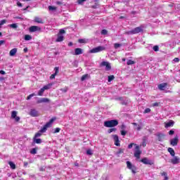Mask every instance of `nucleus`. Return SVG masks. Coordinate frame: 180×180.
<instances>
[{"label": "nucleus", "instance_id": "obj_1", "mask_svg": "<svg viewBox=\"0 0 180 180\" xmlns=\"http://www.w3.org/2000/svg\"><path fill=\"white\" fill-rule=\"evenodd\" d=\"M119 124V121L117 120H111L104 122L105 127H115Z\"/></svg>", "mask_w": 180, "mask_h": 180}, {"label": "nucleus", "instance_id": "obj_2", "mask_svg": "<svg viewBox=\"0 0 180 180\" xmlns=\"http://www.w3.org/2000/svg\"><path fill=\"white\" fill-rule=\"evenodd\" d=\"M143 29H144V26L141 25L139 27H135L132 30L127 32L126 34H137L139 33H141L143 32Z\"/></svg>", "mask_w": 180, "mask_h": 180}, {"label": "nucleus", "instance_id": "obj_3", "mask_svg": "<svg viewBox=\"0 0 180 180\" xmlns=\"http://www.w3.org/2000/svg\"><path fill=\"white\" fill-rule=\"evenodd\" d=\"M56 120V118H51L40 130V133H46L47 129L51 126L52 123Z\"/></svg>", "mask_w": 180, "mask_h": 180}, {"label": "nucleus", "instance_id": "obj_4", "mask_svg": "<svg viewBox=\"0 0 180 180\" xmlns=\"http://www.w3.org/2000/svg\"><path fill=\"white\" fill-rule=\"evenodd\" d=\"M127 168H128V169H130L132 174H136V172H137V167L131 164V162L130 161H127Z\"/></svg>", "mask_w": 180, "mask_h": 180}, {"label": "nucleus", "instance_id": "obj_5", "mask_svg": "<svg viewBox=\"0 0 180 180\" xmlns=\"http://www.w3.org/2000/svg\"><path fill=\"white\" fill-rule=\"evenodd\" d=\"M104 50H106V48L105 46H99L90 50V53H101V51H104Z\"/></svg>", "mask_w": 180, "mask_h": 180}, {"label": "nucleus", "instance_id": "obj_6", "mask_svg": "<svg viewBox=\"0 0 180 180\" xmlns=\"http://www.w3.org/2000/svg\"><path fill=\"white\" fill-rule=\"evenodd\" d=\"M178 143H179V137H178V136H176L174 139L170 140V145L173 147L178 146Z\"/></svg>", "mask_w": 180, "mask_h": 180}, {"label": "nucleus", "instance_id": "obj_7", "mask_svg": "<svg viewBox=\"0 0 180 180\" xmlns=\"http://www.w3.org/2000/svg\"><path fill=\"white\" fill-rule=\"evenodd\" d=\"M135 148H136V150L134 153V157H136V158H137L139 160V159H140V155H141V150H140V146H136Z\"/></svg>", "mask_w": 180, "mask_h": 180}, {"label": "nucleus", "instance_id": "obj_8", "mask_svg": "<svg viewBox=\"0 0 180 180\" xmlns=\"http://www.w3.org/2000/svg\"><path fill=\"white\" fill-rule=\"evenodd\" d=\"M141 162H143V164H145V165H154V162L148 160L147 158L141 159Z\"/></svg>", "mask_w": 180, "mask_h": 180}, {"label": "nucleus", "instance_id": "obj_9", "mask_svg": "<svg viewBox=\"0 0 180 180\" xmlns=\"http://www.w3.org/2000/svg\"><path fill=\"white\" fill-rule=\"evenodd\" d=\"M101 67H105V70L107 71H109L111 70L112 68V66H110V63L109 62H107V61H103L101 63Z\"/></svg>", "mask_w": 180, "mask_h": 180}, {"label": "nucleus", "instance_id": "obj_10", "mask_svg": "<svg viewBox=\"0 0 180 180\" xmlns=\"http://www.w3.org/2000/svg\"><path fill=\"white\" fill-rule=\"evenodd\" d=\"M29 30L31 33H33L34 32H40L41 28L39 26L32 25L29 28Z\"/></svg>", "mask_w": 180, "mask_h": 180}, {"label": "nucleus", "instance_id": "obj_11", "mask_svg": "<svg viewBox=\"0 0 180 180\" xmlns=\"http://www.w3.org/2000/svg\"><path fill=\"white\" fill-rule=\"evenodd\" d=\"M29 115L32 116V117H37L39 116V111H37L36 109H31Z\"/></svg>", "mask_w": 180, "mask_h": 180}, {"label": "nucleus", "instance_id": "obj_12", "mask_svg": "<svg viewBox=\"0 0 180 180\" xmlns=\"http://www.w3.org/2000/svg\"><path fill=\"white\" fill-rule=\"evenodd\" d=\"M59 70H60V68L55 67V68H54L55 72H54V74H53L50 76V79H56V76L58 75V72H60Z\"/></svg>", "mask_w": 180, "mask_h": 180}, {"label": "nucleus", "instance_id": "obj_13", "mask_svg": "<svg viewBox=\"0 0 180 180\" xmlns=\"http://www.w3.org/2000/svg\"><path fill=\"white\" fill-rule=\"evenodd\" d=\"M167 86H168V83H162L158 85V88L160 91H165Z\"/></svg>", "mask_w": 180, "mask_h": 180}, {"label": "nucleus", "instance_id": "obj_14", "mask_svg": "<svg viewBox=\"0 0 180 180\" xmlns=\"http://www.w3.org/2000/svg\"><path fill=\"white\" fill-rule=\"evenodd\" d=\"M170 162L173 164L174 165L176 164H179V158L178 156H174L173 159L170 160Z\"/></svg>", "mask_w": 180, "mask_h": 180}, {"label": "nucleus", "instance_id": "obj_15", "mask_svg": "<svg viewBox=\"0 0 180 180\" xmlns=\"http://www.w3.org/2000/svg\"><path fill=\"white\" fill-rule=\"evenodd\" d=\"M50 102V100L47 98H42L39 99L37 101V103L39 104V103H49Z\"/></svg>", "mask_w": 180, "mask_h": 180}, {"label": "nucleus", "instance_id": "obj_16", "mask_svg": "<svg viewBox=\"0 0 180 180\" xmlns=\"http://www.w3.org/2000/svg\"><path fill=\"white\" fill-rule=\"evenodd\" d=\"M113 139L115 141V146L120 147V141H119V136L117 135H113Z\"/></svg>", "mask_w": 180, "mask_h": 180}, {"label": "nucleus", "instance_id": "obj_17", "mask_svg": "<svg viewBox=\"0 0 180 180\" xmlns=\"http://www.w3.org/2000/svg\"><path fill=\"white\" fill-rule=\"evenodd\" d=\"M84 53V51L81 48H76L75 49V56H79Z\"/></svg>", "mask_w": 180, "mask_h": 180}, {"label": "nucleus", "instance_id": "obj_18", "mask_svg": "<svg viewBox=\"0 0 180 180\" xmlns=\"http://www.w3.org/2000/svg\"><path fill=\"white\" fill-rule=\"evenodd\" d=\"M174 122L172 120H170L169 122L165 123V129H168V127H172L174 124Z\"/></svg>", "mask_w": 180, "mask_h": 180}, {"label": "nucleus", "instance_id": "obj_19", "mask_svg": "<svg viewBox=\"0 0 180 180\" xmlns=\"http://www.w3.org/2000/svg\"><path fill=\"white\" fill-rule=\"evenodd\" d=\"M158 141H162L163 139H165V134L162 133H158L157 134Z\"/></svg>", "mask_w": 180, "mask_h": 180}, {"label": "nucleus", "instance_id": "obj_20", "mask_svg": "<svg viewBox=\"0 0 180 180\" xmlns=\"http://www.w3.org/2000/svg\"><path fill=\"white\" fill-rule=\"evenodd\" d=\"M34 22H35V23H41V25H43V23H44V21L43 20V19H41L39 17H35L34 19Z\"/></svg>", "mask_w": 180, "mask_h": 180}, {"label": "nucleus", "instance_id": "obj_21", "mask_svg": "<svg viewBox=\"0 0 180 180\" xmlns=\"http://www.w3.org/2000/svg\"><path fill=\"white\" fill-rule=\"evenodd\" d=\"M16 53H18V49L14 48L10 51L9 54H10L11 57H13L14 56L16 55Z\"/></svg>", "mask_w": 180, "mask_h": 180}, {"label": "nucleus", "instance_id": "obj_22", "mask_svg": "<svg viewBox=\"0 0 180 180\" xmlns=\"http://www.w3.org/2000/svg\"><path fill=\"white\" fill-rule=\"evenodd\" d=\"M167 151H168V153H169V154H170V155H172V157H175V150H174V148H168Z\"/></svg>", "mask_w": 180, "mask_h": 180}, {"label": "nucleus", "instance_id": "obj_23", "mask_svg": "<svg viewBox=\"0 0 180 180\" xmlns=\"http://www.w3.org/2000/svg\"><path fill=\"white\" fill-rule=\"evenodd\" d=\"M160 175H161L162 176H164V177H165V180H168V179H169V178H168V174H167L166 172H160Z\"/></svg>", "mask_w": 180, "mask_h": 180}, {"label": "nucleus", "instance_id": "obj_24", "mask_svg": "<svg viewBox=\"0 0 180 180\" xmlns=\"http://www.w3.org/2000/svg\"><path fill=\"white\" fill-rule=\"evenodd\" d=\"M8 165H10V167L11 168V169H16V165H15V163H13V162H8Z\"/></svg>", "mask_w": 180, "mask_h": 180}, {"label": "nucleus", "instance_id": "obj_25", "mask_svg": "<svg viewBox=\"0 0 180 180\" xmlns=\"http://www.w3.org/2000/svg\"><path fill=\"white\" fill-rule=\"evenodd\" d=\"M64 40V36L58 34V38L56 39V41L60 42Z\"/></svg>", "mask_w": 180, "mask_h": 180}, {"label": "nucleus", "instance_id": "obj_26", "mask_svg": "<svg viewBox=\"0 0 180 180\" xmlns=\"http://www.w3.org/2000/svg\"><path fill=\"white\" fill-rule=\"evenodd\" d=\"M39 150V148H33L31 150H30V154H37V150Z\"/></svg>", "mask_w": 180, "mask_h": 180}, {"label": "nucleus", "instance_id": "obj_27", "mask_svg": "<svg viewBox=\"0 0 180 180\" xmlns=\"http://www.w3.org/2000/svg\"><path fill=\"white\" fill-rule=\"evenodd\" d=\"M33 141L36 144H41V140L40 139L33 138Z\"/></svg>", "mask_w": 180, "mask_h": 180}, {"label": "nucleus", "instance_id": "obj_28", "mask_svg": "<svg viewBox=\"0 0 180 180\" xmlns=\"http://www.w3.org/2000/svg\"><path fill=\"white\" fill-rule=\"evenodd\" d=\"M53 84H49L47 85L44 86L42 88L44 89V91H46L47 89H50L51 88Z\"/></svg>", "mask_w": 180, "mask_h": 180}, {"label": "nucleus", "instance_id": "obj_29", "mask_svg": "<svg viewBox=\"0 0 180 180\" xmlns=\"http://www.w3.org/2000/svg\"><path fill=\"white\" fill-rule=\"evenodd\" d=\"M123 153H124V149L120 148L119 150L116 152V155L119 157V155H120V154H123Z\"/></svg>", "mask_w": 180, "mask_h": 180}, {"label": "nucleus", "instance_id": "obj_30", "mask_svg": "<svg viewBox=\"0 0 180 180\" xmlns=\"http://www.w3.org/2000/svg\"><path fill=\"white\" fill-rule=\"evenodd\" d=\"M133 64H136V62H134V60H128L127 62V65H133Z\"/></svg>", "mask_w": 180, "mask_h": 180}, {"label": "nucleus", "instance_id": "obj_31", "mask_svg": "<svg viewBox=\"0 0 180 180\" xmlns=\"http://www.w3.org/2000/svg\"><path fill=\"white\" fill-rule=\"evenodd\" d=\"M43 94H44V89L41 88L38 92V96H43Z\"/></svg>", "mask_w": 180, "mask_h": 180}, {"label": "nucleus", "instance_id": "obj_32", "mask_svg": "<svg viewBox=\"0 0 180 180\" xmlns=\"http://www.w3.org/2000/svg\"><path fill=\"white\" fill-rule=\"evenodd\" d=\"M33 96H36V94L34 93H32V94H30L27 97V101H30V99H32V98H33Z\"/></svg>", "mask_w": 180, "mask_h": 180}, {"label": "nucleus", "instance_id": "obj_33", "mask_svg": "<svg viewBox=\"0 0 180 180\" xmlns=\"http://www.w3.org/2000/svg\"><path fill=\"white\" fill-rule=\"evenodd\" d=\"M18 115V112L16 111H12L11 112V117L12 119H14Z\"/></svg>", "mask_w": 180, "mask_h": 180}, {"label": "nucleus", "instance_id": "obj_34", "mask_svg": "<svg viewBox=\"0 0 180 180\" xmlns=\"http://www.w3.org/2000/svg\"><path fill=\"white\" fill-rule=\"evenodd\" d=\"M25 40H26V41L32 40V36H30L29 34L25 35Z\"/></svg>", "mask_w": 180, "mask_h": 180}, {"label": "nucleus", "instance_id": "obj_35", "mask_svg": "<svg viewBox=\"0 0 180 180\" xmlns=\"http://www.w3.org/2000/svg\"><path fill=\"white\" fill-rule=\"evenodd\" d=\"M115 79V75H110L108 76V82H112Z\"/></svg>", "mask_w": 180, "mask_h": 180}, {"label": "nucleus", "instance_id": "obj_36", "mask_svg": "<svg viewBox=\"0 0 180 180\" xmlns=\"http://www.w3.org/2000/svg\"><path fill=\"white\" fill-rule=\"evenodd\" d=\"M41 133L42 132H40V131L39 132L36 133L34 136V139H37L38 137H40L41 136Z\"/></svg>", "mask_w": 180, "mask_h": 180}, {"label": "nucleus", "instance_id": "obj_37", "mask_svg": "<svg viewBox=\"0 0 180 180\" xmlns=\"http://www.w3.org/2000/svg\"><path fill=\"white\" fill-rule=\"evenodd\" d=\"M78 43H80L81 44L86 43V40L84 39H78Z\"/></svg>", "mask_w": 180, "mask_h": 180}, {"label": "nucleus", "instance_id": "obj_38", "mask_svg": "<svg viewBox=\"0 0 180 180\" xmlns=\"http://www.w3.org/2000/svg\"><path fill=\"white\" fill-rule=\"evenodd\" d=\"M49 11H57V7L53 6H49Z\"/></svg>", "mask_w": 180, "mask_h": 180}, {"label": "nucleus", "instance_id": "obj_39", "mask_svg": "<svg viewBox=\"0 0 180 180\" xmlns=\"http://www.w3.org/2000/svg\"><path fill=\"white\" fill-rule=\"evenodd\" d=\"M88 77H89L88 74H86V75L82 76L81 81H85V79H86V78H88Z\"/></svg>", "mask_w": 180, "mask_h": 180}, {"label": "nucleus", "instance_id": "obj_40", "mask_svg": "<svg viewBox=\"0 0 180 180\" xmlns=\"http://www.w3.org/2000/svg\"><path fill=\"white\" fill-rule=\"evenodd\" d=\"M10 27H12V29H17L18 25L16 23L11 24Z\"/></svg>", "mask_w": 180, "mask_h": 180}, {"label": "nucleus", "instance_id": "obj_41", "mask_svg": "<svg viewBox=\"0 0 180 180\" xmlns=\"http://www.w3.org/2000/svg\"><path fill=\"white\" fill-rule=\"evenodd\" d=\"M116 130H117L116 128H111L108 131V133H113V131H116Z\"/></svg>", "mask_w": 180, "mask_h": 180}, {"label": "nucleus", "instance_id": "obj_42", "mask_svg": "<svg viewBox=\"0 0 180 180\" xmlns=\"http://www.w3.org/2000/svg\"><path fill=\"white\" fill-rule=\"evenodd\" d=\"M114 47H115V49H119V47H122V44L116 43L114 44Z\"/></svg>", "mask_w": 180, "mask_h": 180}, {"label": "nucleus", "instance_id": "obj_43", "mask_svg": "<svg viewBox=\"0 0 180 180\" xmlns=\"http://www.w3.org/2000/svg\"><path fill=\"white\" fill-rule=\"evenodd\" d=\"M141 146H142V147H146V146H147V142L146 141V139L143 140Z\"/></svg>", "mask_w": 180, "mask_h": 180}, {"label": "nucleus", "instance_id": "obj_44", "mask_svg": "<svg viewBox=\"0 0 180 180\" xmlns=\"http://www.w3.org/2000/svg\"><path fill=\"white\" fill-rule=\"evenodd\" d=\"M153 50H154V51H159V50H160V47L158 46H153Z\"/></svg>", "mask_w": 180, "mask_h": 180}, {"label": "nucleus", "instance_id": "obj_45", "mask_svg": "<svg viewBox=\"0 0 180 180\" xmlns=\"http://www.w3.org/2000/svg\"><path fill=\"white\" fill-rule=\"evenodd\" d=\"M86 154H87V155H92V150H91V149H88L87 150H86Z\"/></svg>", "mask_w": 180, "mask_h": 180}, {"label": "nucleus", "instance_id": "obj_46", "mask_svg": "<svg viewBox=\"0 0 180 180\" xmlns=\"http://www.w3.org/2000/svg\"><path fill=\"white\" fill-rule=\"evenodd\" d=\"M85 1H86V0H78L77 4L79 5H82V4H84V2H85Z\"/></svg>", "mask_w": 180, "mask_h": 180}, {"label": "nucleus", "instance_id": "obj_47", "mask_svg": "<svg viewBox=\"0 0 180 180\" xmlns=\"http://www.w3.org/2000/svg\"><path fill=\"white\" fill-rule=\"evenodd\" d=\"M60 91H62V92H67L68 91V87H65L63 89H60Z\"/></svg>", "mask_w": 180, "mask_h": 180}, {"label": "nucleus", "instance_id": "obj_48", "mask_svg": "<svg viewBox=\"0 0 180 180\" xmlns=\"http://www.w3.org/2000/svg\"><path fill=\"white\" fill-rule=\"evenodd\" d=\"M101 34H104V35L108 34V30H103L101 31Z\"/></svg>", "mask_w": 180, "mask_h": 180}, {"label": "nucleus", "instance_id": "obj_49", "mask_svg": "<svg viewBox=\"0 0 180 180\" xmlns=\"http://www.w3.org/2000/svg\"><path fill=\"white\" fill-rule=\"evenodd\" d=\"M126 134H127V131H126L124 130H121V135L122 136H126Z\"/></svg>", "mask_w": 180, "mask_h": 180}, {"label": "nucleus", "instance_id": "obj_50", "mask_svg": "<svg viewBox=\"0 0 180 180\" xmlns=\"http://www.w3.org/2000/svg\"><path fill=\"white\" fill-rule=\"evenodd\" d=\"M60 131L61 129L58 127L55 129L54 133H60Z\"/></svg>", "mask_w": 180, "mask_h": 180}, {"label": "nucleus", "instance_id": "obj_51", "mask_svg": "<svg viewBox=\"0 0 180 180\" xmlns=\"http://www.w3.org/2000/svg\"><path fill=\"white\" fill-rule=\"evenodd\" d=\"M168 133H169V136H173V134H175V131H174V130H170Z\"/></svg>", "mask_w": 180, "mask_h": 180}, {"label": "nucleus", "instance_id": "obj_52", "mask_svg": "<svg viewBox=\"0 0 180 180\" xmlns=\"http://www.w3.org/2000/svg\"><path fill=\"white\" fill-rule=\"evenodd\" d=\"M39 171H40L41 172H44V171H46V167H41L39 168Z\"/></svg>", "mask_w": 180, "mask_h": 180}, {"label": "nucleus", "instance_id": "obj_53", "mask_svg": "<svg viewBox=\"0 0 180 180\" xmlns=\"http://www.w3.org/2000/svg\"><path fill=\"white\" fill-rule=\"evenodd\" d=\"M150 112H151V109L150 108H146L144 110V113H150Z\"/></svg>", "mask_w": 180, "mask_h": 180}, {"label": "nucleus", "instance_id": "obj_54", "mask_svg": "<svg viewBox=\"0 0 180 180\" xmlns=\"http://www.w3.org/2000/svg\"><path fill=\"white\" fill-rule=\"evenodd\" d=\"M5 23H6V20H2L1 22H0V25H5Z\"/></svg>", "mask_w": 180, "mask_h": 180}, {"label": "nucleus", "instance_id": "obj_55", "mask_svg": "<svg viewBox=\"0 0 180 180\" xmlns=\"http://www.w3.org/2000/svg\"><path fill=\"white\" fill-rule=\"evenodd\" d=\"M59 33L60 34H64V33H65V30H64L63 29H61L60 30Z\"/></svg>", "mask_w": 180, "mask_h": 180}, {"label": "nucleus", "instance_id": "obj_56", "mask_svg": "<svg viewBox=\"0 0 180 180\" xmlns=\"http://www.w3.org/2000/svg\"><path fill=\"white\" fill-rule=\"evenodd\" d=\"M121 130H124V129H126V125H124V124H122L120 127Z\"/></svg>", "mask_w": 180, "mask_h": 180}, {"label": "nucleus", "instance_id": "obj_57", "mask_svg": "<svg viewBox=\"0 0 180 180\" xmlns=\"http://www.w3.org/2000/svg\"><path fill=\"white\" fill-rule=\"evenodd\" d=\"M133 146H136V144L131 143L128 146V148H133Z\"/></svg>", "mask_w": 180, "mask_h": 180}, {"label": "nucleus", "instance_id": "obj_58", "mask_svg": "<svg viewBox=\"0 0 180 180\" xmlns=\"http://www.w3.org/2000/svg\"><path fill=\"white\" fill-rule=\"evenodd\" d=\"M152 106L155 107V106H160V103H154Z\"/></svg>", "mask_w": 180, "mask_h": 180}, {"label": "nucleus", "instance_id": "obj_59", "mask_svg": "<svg viewBox=\"0 0 180 180\" xmlns=\"http://www.w3.org/2000/svg\"><path fill=\"white\" fill-rule=\"evenodd\" d=\"M17 6H19L20 8H22V3L18 1L17 2Z\"/></svg>", "mask_w": 180, "mask_h": 180}, {"label": "nucleus", "instance_id": "obj_60", "mask_svg": "<svg viewBox=\"0 0 180 180\" xmlns=\"http://www.w3.org/2000/svg\"><path fill=\"white\" fill-rule=\"evenodd\" d=\"M14 119H15V122H19V120H20V117H19L18 116H16Z\"/></svg>", "mask_w": 180, "mask_h": 180}, {"label": "nucleus", "instance_id": "obj_61", "mask_svg": "<svg viewBox=\"0 0 180 180\" xmlns=\"http://www.w3.org/2000/svg\"><path fill=\"white\" fill-rule=\"evenodd\" d=\"M173 61H174V63H179V59L178 58H175Z\"/></svg>", "mask_w": 180, "mask_h": 180}, {"label": "nucleus", "instance_id": "obj_62", "mask_svg": "<svg viewBox=\"0 0 180 180\" xmlns=\"http://www.w3.org/2000/svg\"><path fill=\"white\" fill-rule=\"evenodd\" d=\"M5 40H0V46H2V44H5Z\"/></svg>", "mask_w": 180, "mask_h": 180}, {"label": "nucleus", "instance_id": "obj_63", "mask_svg": "<svg viewBox=\"0 0 180 180\" xmlns=\"http://www.w3.org/2000/svg\"><path fill=\"white\" fill-rule=\"evenodd\" d=\"M136 130L138 131H140V130H141V127H140V125H138V127H136Z\"/></svg>", "mask_w": 180, "mask_h": 180}, {"label": "nucleus", "instance_id": "obj_64", "mask_svg": "<svg viewBox=\"0 0 180 180\" xmlns=\"http://www.w3.org/2000/svg\"><path fill=\"white\" fill-rule=\"evenodd\" d=\"M0 74H1V75H5L6 72L4 70H0Z\"/></svg>", "mask_w": 180, "mask_h": 180}]
</instances>
